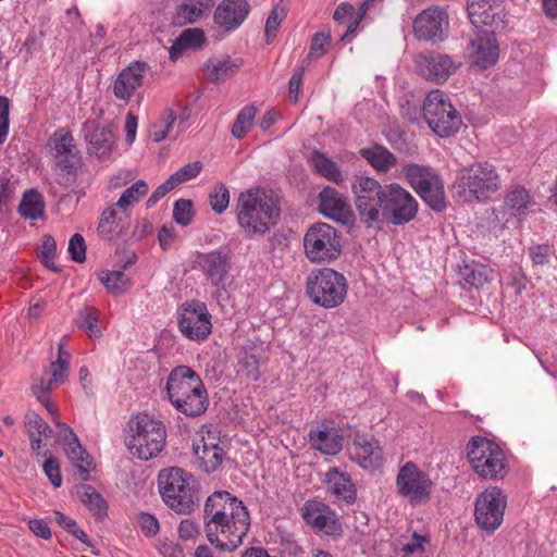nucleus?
<instances>
[{
    "instance_id": "f257e3e1",
    "label": "nucleus",
    "mask_w": 557,
    "mask_h": 557,
    "mask_svg": "<svg viewBox=\"0 0 557 557\" xmlns=\"http://www.w3.org/2000/svg\"><path fill=\"white\" fill-rule=\"evenodd\" d=\"M351 190L360 220L368 227L379 225L383 220L404 225L418 213L416 198L397 183L381 185L376 180L363 176L352 183Z\"/></svg>"
},
{
    "instance_id": "f03ea898",
    "label": "nucleus",
    "mask_w": 557,
    "mask_h": 557,
    "mask_svg": "<svg viewBox=\"0 0 557 557\" xmlns=\"http://www.w3.org/2000/svg\"><path fill=\"white\" fill-rule=\"evenodd\" d=\"M205 527L208 541L222 550H234L250 527L246 506L228 492L218 491L205 504Z\"/></svg>"
},
{
    "instance_id": "7ed1b4c3",
    "label": "nucleus",
    "mask_w": 557,
    "mask_h": 557,
    "mask_svg": "<svg viewBox=\"0 0 557 557\" xmlns=\"http://www.w3.org/2000/svg\"><path fill=\"white\" fill-rule=\"evenodd\" d=\"M235 210L237 223L249 238L268 233L276 224L281 213L276 196L260 187L242 191Z\"/></svg>"
},
{
    "instance_id": "20e7f679",
    "label": "nucleus",
    "mask_w": 557,
    "mask_h": 557,
    "mask_svg": "<svg viewBox=\"0 0 557 557\" xmlns=\"http://www.w3.org/2000/svg\"><path fill=\"white\" fill-rule=\"evenodd\" d=\"M158 486L165 505L180 515H189L198 506L193 475L181 468L161 470Z\"/></svg>"
},
{
    "instance_id": "39448f33",
    "label": "nucleus",
    "mask_w": 557,
    "mask_h": 557,
    "mask_svg": "<svg viewBox=\"0 0 557 557\" xmlns=\"http://www.w3.org/2000/svg\"><path fill=\"white\" fill-rule=\"evenodd\" d=\"M129 434L126 445L131 454L138 459L149 460L156 457L165 444V426L149 414H137L128 422Z\"/></svg>"
},
{
    "instance_id": "423d86ee",
    "label": "nucleus",
    "mask_w": 557,
    "mask_h": 557,
    "mask_svg": "<svg viewBox=\"0 0 557 557\" xmlns=\"http://www.w3.org/2000/svg\"><path fill=\"white\" fill-rule=\"evenodd\" d=\"M500 178L487 162L462 169L453 185V193L465 201L485 200L500 189Z\"/></svg>"
},
{
    "instance_id": "0eeeda50",
    "label": "nucleus",
    "mask_w": 557,
    "mask_h": 557,
    "mask_svg": "<svg viewBox=\"0 0 557 557\" xmlns=\"http://www.w3.org/2000/svg\"><path fill=\"white\" fill-rule=\"evenodd\" d=\"M467 457L472 470L482 479L503 480L509 471L504 450L485 437L474 436L468 442Z\"/></svg>"
},
{
    "instance_id": "6e6552de",
    "label": "nucleus",
    "mask_w": 557,
    "mask_h": 557,
    "mask_svg": "<svg viewBox=\"0 0 557 557\" xmlns=\"http://www.w3.org/2000/svg\"><path fill=\"white\" fill-rule=\"evenodd\" d=\"M423 119L440 137H450L458 133L462 119L449 97L442 90H431L422 107Z\"/></svg>"
},
{
    "instance_id": "1a4fd4ad",
    "label": "nucleus",
    "mask_w": 557,
    "mask_h": 557,
    "mask_svg": "<svg viewBox=\"0 0 557 557\" xmlns=\"http://www.w3.org/2000/svg\"><path fill=\"white\" fill-rule=\"evenodd\" d=\"M309 298L324 308L339 306L347 294V282L343 274L329 268L312 271L306 281Z\"/></svg>"
},
{
    "instance_id": "9d476101",
    "label": "nucleus",
    "mask_w": 557,
    "mask_h": 557,
    "mask_svg": "<svg viewBox=\"0 0 557 557\" xmlns=\"http://www.w3.org/2000/svg\"><path fill=\"white\" fill-rule=\"evenodd\" d=\"M401 174L430 208L438 212L446 208L444 184L434 169L429 165L407 163Z\"/></svg>"
},
{
    "instance_id": "9b49d317",
    "label": "nucleus",
    "mask_w": 557,
    "mask_h": 557,
    "mask_svg": "<svg viewBox=\"0 0 557 557\" xmlns=\"http://www.w3.org/2000/svg\"><path fill=\"white\" fill-rule=\"evenodd\" d=\"M304 250L312 263H329L342 252V237L332 225L319 222L312 224L304 236Z\"/></svg>"
},
{
    "instance_id": "f8f14e48",
    "label": "nucleus",
    "mask_w": 557,
    "mask_h": 557,
    "mask_svg": "<svg viewBox=\"0 0 557 557\" xmlns=\"http://www.w3.org/2000/svg\"><path fill=\"white\" fill-rule=\"evenodd\" d=\"M507 495L497 486H490L478 494L474 503V520L480 530L493 534L504 521Z\"/></svg>"
},
{
    "instance_id": "ddd939ff",
    "label": "nucleus",
    "mask_w": 557,
    "mask_h": 557,
    "mask_svg": "<svg viewBox=\"0 0 557 557\" xmlns=\"http://www.w3.org/2000/svg\"><path fill=\"white\" fill-rule=\"evenodd\" d=\"M195 264H197L214 288V297L218 300L225 299L227 296V287L233 282L230 257L219 250L200 252L196 257Z\"/></svg>"
},
{
    "instance_id": "4468645a",
    "label": "nucleus",
    "mask_w": 557,
    "mask_h": 557,
    "mask_svg": "<svg viewBox=\"0 0 557 557\" xmlns=\"http://www.w3.org/2000/svg\"><path fill=\"white\" fill-rule=\"evenodd\" d=\"M433 482L430 475L411 461L398 471L396 488L410 504L426 503L432 494Z\"/></svg>"
},
{
    "instance_id": "2eb2a0df",
    "label": "nucleus",
    "mask_w": 557,
    "mask_h": 557,
    "mask_svg": "<svg viewBox=\"0 0 557 557\" xmlns=\"http://www.w3.org/2000/svg\"><path fill=\"white\" fill-rule=\"evenodd\" d=\"M177 323L181 333L194 342H202L211 334V314L206 304L198 300L182 306Z\"/></svg>"
},
{
    "instance_id": "dca6fc26",
    "label": "nucleus",
    "mask_w": 557,
    "mask_h": 557,
    "mask_svg": "<svg viewBox=\"0 0 557 557\" xmlns=\"http://www.w3.org/2000/svg\"><path fill=\"white\" fill-rule=\"evenodd\" d=\"M467 54L471 65L481 70L494 66L499 58V47L493 32L480 30L471 38Z\"/></svg>"
},
{
    "instance_id": "f3484780",
    "label": "nucleus",
    "mask_w": 557,
    "mask_h": 557,
    "mask_svg": "<svg viewBox=\"0 0 557 557\" xmlns=\"http://www.w3.org/2000/svg\"><path fill=\"white\" fill-rule=\"evenodd\" d=\"M84 139L87 143V152L98 159H108L115 145L113 126L102 125L95 120L83 124Z\"/></svg>"
},
{
    "instance_id": "a211bd4d",
    "label": "nucleus",
    "mask_w": 557,
    "mask_h": 557,
    "mask_svg": "<svg viewBox=\"0 0 557 557\" xmlns=\"http://www.w3.org/2000/svg\"><path fill=\"white\" fill-rule=\"evenodd\" d=\"M58 441L64 445V453L73 466L79 471L82 480L86 481L94 469L90 455L81 445L74 431L63 422H57Z\"/></svg>"
},
{
    "instance_id": "6ab92c4d",
    "label": "nucleus",
    "mask_w": 557,
    "mask_h": 557,
    "mask_svg": "<svg viewBox=\"0 0 557 557\" xmlns=\"http://www.w3.org/2000/svg\"><path fill=\"white\" fill-rule=\"evenodd\" d=\"M193 451L199 468L210 473L222 463L225 453L219 444V438L210 430H201L193 443Z\"/></svg>"
},
{
    "instance_id": "aec40b11",
    "label": "nucleus",
    "mask_w": 557,
    "mask_h": 557,
    "mask_svg": "<svg viewBox=\"0 0 557 557\" xmlns=\"http://www.w3.org/2000/svg\"><path fill=\"white\" fill-rule=\"evenodd\" d=\"M148 70L149 65L140 61H134L123 69L111 84L114 97L124 103H128L143 86Z\"/></svg>"
},
{
    "instance_id": "412c9836",
    "label": "nucleus",
    "mask_w": 557,
    "mask_h": 557,
    "mask_svg": "<svg viewBox=\"0 0 557 557\" xmlns=\"http://www.w3.org/2000/svg\"><path fill=\"white\" fill-rule=\"evenodd\" d=\"M414 64L420 75L435 83L446 82L457 69L449 55L434 51L418 53Z\"/></svg>"
},
{
    "instance_id": "4be33fe9",
    "label": "nucleus",
    "mask_w": 557,
    "mask_h": 557,
    "mask_svg": "<svg viewBox=\"0 0 557 557\" xmlns=\"http://www.w3.org/2000/svg\"><path fill=\"white\" fill-rule=\"evenodd\" d=\"M447 28L448 17L446 13L438 8L423 10L413 21L416 37L426 41H443Z\"/></svg>"
},
{
    "instance_id": "5701e85b",
    "label": "nucleus",
    "mask_w": 557,
    "mask_h": 557,
    "mask_svg": "<svg viewBox=\"0 0 557 557\" xmlns=\"http://www.w3.org/2000/svg\"><path fill=\"white\" fill-rule=\"evenodd\" d=\"M203 385L200 376L186 366L176 367L166 380V393L172 405Z\"/></svg>"
},
{
    "instance_id": "b1692460",
    "label": "nucleus",
    "mask_w": 557,
    "mask_h": 557,
    "mask_svg": "<svg viewBox=\"0 0 557 557\" xmlns=\"http://www.w3.org/2000/svg\"><path fill=\"white\" fill-rule=\"evenodd\" d=\"M319 211L324 216L345 225L354 221V213L347 199L330 186L324 187L319 194Z\"/></svg>"
},
{
    "instance_id": "393cba45",
    "label": "nucleus",
    "mask_w": 557,
    "mask_h": 557,
    "mask_svg": "<svg viewBox=\"0 0 557 557\" xmlns=\"http://www.w3.org/2000/svg\"><path fill=\"white\" fill-rule=\"evenodd\" d=\"M351 458L363 469H375L382 465V449L379 441L372 435H356Z\"/></svg>"
},
{
    "instance_id": "a878e982",
    "label": "nucleus",
    "mask_w": 557,
    "mask_h": 557,
    "mask_svg": "<svg viewBox=\"0 0 557 557\" xmlns=\"http://www.w3.org/2000/svg\"><path fill=\"white\" fill-rule=\"evenodd\" d=\"M249 5L246 0H224L215 12L214 21L225 30L236 29L247 17Z\"/></svg>"
},
{
    "instance_id": "bb28decb",
    "label": "nucleus",
    "mask_w": 557,
    "mask_h": 557,
    "mask_svg": "<svg viewBox=\"0 0 557 557\" xmlns=\"http://www.w3.org/2000/svg\"><path fill=\"white\" fill-rule=\"evenodd\" d=\"M69 363L70 361L65 359L64 361L62 359L51 362L49 370L47 371L50 375L48 382L42 379L39 383L32 386L34 395L51 413L53 412V409L49 398L50 391L53 386H58L65 381L69 372Z\"/></svg>"
},
{
    "instance_id": "cd10ccee",
    "label": "nucleus",
    "mask_w": 557,
    "mask_h": 557,
    "mask_svg": "<svg viewBox=\"0 0 557 557\" xmlns=\"http://www.w3.org/2000/svg\"><path fill=\"white\" fill-rule=\"evenodd\" d=\"M50 146L55 151L54 157L59 168L71 173L78 153L71 133L64 129L57 131L50 138Z\"/></svg>"
},
{
    "instance_id": "c85d7f7f",
    "label": "nucleus",
    "mask_w": 557,
    "mask_h": 557,
    "mask_svg": "<svg viewBox=\"0 0 557 557\" xmlns=\"http://www.w3.org/2000/svg\"><path fill=\"white\" fill-rule=\"evenodd\" d=\"M302 518L314 530L333 534L336 525L333 519V513L327 506L317 500H309L302 507Z\"/></svg>"
},
{
    "instance_id": "c756f323",
    "label": "nucleus",
    "mask_w": 557,
    "mask_h": 557,
    "mask_svg": "<svg viewBox=\"0 0 557 557\" xmlns=\"http://www.w3.org/2000/svg\"><path fill=\"white\" fill-rule=\"evenodd\" d=\"M343 440L341 430L334 426L309 432L311 446L325 455L334 456L338 454L343 448Z\"/></svg>"
},
{
    "instance_id": "7c9ffc66",
    "label": "nucleus",
    "mask_w": 557,
    "mask_h": 557,
    "mask_svg": "<svg viewBox=\"0 0 557 557\" xmlns=\"http://www.w3.org/2000/svg\"><path fill=\"white\" fill-rule=\"evenodd\" d=\"M325 483L330 493L337 500L349 504L355 502L356 488L348 473L342 472L337 468H330L325 473Z\"/></svg>"
},
{
    "instance_id": "2f4dec72",
    "label": "nucleus",
    "mask_w": 557,
    "mask_h": 557,
    "mask_svg": "<svg viewBox=\"0 0 557 557\" xmlns=\"http://www.w3.org/2000/svg\"><path fill=\"white\" fill-rule=\"evenodd\" d=\"M242 60L232 59L228 55L211 58L203 66L207 78L212 83L225 82L242 66Z\"/></svg>"
},
{
    "instance_id": "473e14b6",
    "label": "nucleus",
    "mask_w": 557,
    "mask_h": 557,
    "mask_svg": "<svg viewBox=\"0 0 557 557\" xmlns=\"http://www.w3.org/2000/svg\"><path fill=\"white\" fill-rule=\"evenodd\" d=\"M495 0H468L467 11L471 23L475 26H491L498 15Z\"/></svg>"
},
{
    "instance_id": "72a5a7b5",
    "label": "nucleus",
    "mask_w": 557,
    "mask_h": 557,
    "mask_svg": "<svg viewBox=\"0 0 557 557\" xmlns=\"http://www.w3.org/2000/svg\"><path fill=\"white\" fill-rule=\"evenodd\" d=\"M213 7V0H197L181 4L173 16V23L184 26L195 23L207 14Z\"/></svg>"
},
{
    "instance_id": "f704fd0d",
    "label": "nucleus",
    "mask_w": 557,
    "mask_h": 557,
    "mask_svg": "<svg viewBox=\"0 0 557 557\" xmlns=\"http://www.w3.org/2000/svg\"><path fill=\"white\" fill-rule=\"evenodd\" d=\"M208 405V393L205 385H202L201 388L187 394L173 406L187 417H197L207 410Z\"/></svg>"
},
{
    "instance_id": "c9c22d12",
    "label": "nucleus",
    "mask_w": 557,
    "mask_h": 557,
    "mask_svg": "<svg viewBox=\"0 0 557 557\" xmlns=\"http://www.w3.org/2000/svg\"><path fill=\"white\" fill-rule=\"evenodd\" d=\"M124 228V224L121 216H117L115 206L111 205L107 207L99 219L98 233L107 240H113L117 238Z\"/></svg>"
},
{
    "instance_id": "e433bc0d",
    "label": "nucleus",
    "mask_w": 557,
    "mask_h": 557,
    "mask_svg": "<svg viewBox=\"0 0 557 557\" xmlns=\"http://www.w3.org/2000/svg\"><path fill=\"white\" fill-rule=\"evenodd\" d=\"M129 263H132V261L126 262L121 270H102L98 273V278L103 284L108 293L120 295L131 288L132 281L124 273L126 264Z\"/></svg>"
},
{
    "instance_id": "4c0bfd02",
    "label": "nucleus",
    "mask_w": 557,
    "mask_h": 557,
    "mask_svg": "<svg viewBox=\"0 0 557 557\" xmlns=\"http://www.w3.org/2000/svg\"><path fill=\"white\" fill-rule=\"evenodd\" d=\"M26 428L29 436L30 447L34 453L40 455L42 441L52 433L49 425L36 413L28 414L26 418Z\"/></svg>"
},
{
    "instance_id": "58836bf2",
    "label": "nucleus",
    "mask_w": 557,
    "mask_h": 557,
    "mask_svg": "<svg viewBox=\"0 0 557 557\" xmlns=\"http://www.w3.org/2000/svg\"><path fill=\"white\" fill-rule=\"evenodd\" d=\"M237 375L251 381H257L260 376L259 350L255 348L242 349L238 355Z\"/></svg>"
},
{
    "instance_id": "ea45409f",
    "label": "nucleus",
    "mask_w": 557,
    "mask_h": 557,
    "mask_svg": "<svg viewBox=\"0 0 557 557\" xmlns=\"http://www.w3.org/2000/svg\"><path fill=\"white\" fill-rule=\"evenodd\" d=\"M361 156L379 172H387L397 163L396 157L383 146L364 148Z\"/></svg>"
},
{
    "instance_id": "a19ab883",
    "label": "nucleus",
    "mask_w": 557,
    "mask_h": 557,
    "mask_svg": "<svg viewBox=\"0 0 557 557\" xmlns=\"http://www.w3.org/2000/svg\"><path fill=\"white\" fill-rule=\"evenodd\" d=\"M76 326L84 331L90 339H97L102 336L98 325L99 311L94 307H84L79 309L74 319Z\"/></svg>"
},
{
    "instance_id": "79ce46f5",
    "label": "nucleus",
    "mask_w": 557,
    "mask_h": 557,
    "mask_svg": "<svg viewBox=\"0 0 557 557\" xmlns=\"http://www.w3.org/2000/svg\"><path fill=\"white\" fill-rule=\"evenodd\" d=\"M18 212L25 219L37 220L42 218L45 212L42 196L36 190L26 191L20 203Z\"/></svg>"
},
{
    "instance_id": "37998d69",
    "label": "nucleus",
    "mask_w": 557,
    "mask_h": 557,
    "mask_svg": "<svg viewBox=\"0 0 557 557\" xmlns=\"http://www.w3.org/2000/svg\"><path fill=\"white\" fill-rule=\"evenodd\" d=\"M505 206L513 215L527 214L532 206L531 198L527 189L516 187L510 190L505 198Z\"/></svg>"
},
{
    "instance_id": "c03bdc74",
    "label": "nucleus",
    "mask_w": 557,
    "mask_h": 557,
    "mask_svg": "<svg viewBox=\"0 0 557 557\" xmlns=\"http://www.w3.org/2000/svg\"><path fill=\"white\" fill-rule=\"evenodd\" d=\"M148 193V185L145 181L138 180L132 186L126 188L116 203L114 205L122 210L123 213H127L128 210Z\"/></svg>"
},
{
    "instance_id": "a18cd8bd",
    "label": "nucleus",
    "mask_w": 557,
    "mask_h": 557,
    "mask_svg": "<svg viewBox=\"0 0 557 557\" xmlns=\"http://www.w3.org/2000/svg\"><path fill=\"white\" fill-rule=\"evenodd\" d=\"M257 109L253 104H247L238 112L231 133L236 139H242L252 128Z\"/></svg>"
},
{
    "instance_id": "49530a36",
    "label": "nucleus",
    "mask_w": 557,
    "mask_h": 557,
    "mask_svg": "<svg viewBox=\"0 0 557 557\" xmlns=\"http://www.w3.org/2000/svg\"><path fill=\"white\" fill-rule=\"evenodd\" d=\"M78 494L82 503L87 506V508L95 516H104L107 512V504L102 496L95 491V488L90 485H82L78 490Z\"/></svg>"
},
{
    "instance_id": "de8ad7c7",
    "label": "nucleus",
    "mask_w": 557,
    "mask_h": 557,
    "mask_svg": "<svg viewBox=\"0 0 557 557\" xmlns=\"http://www.w3.org/2000/svg\"><path fill=\"white\" fill-rule=\"evenodd\" d=\"M312 162L315 170L327 180H331L336 184L344 181V176L337 164L334 161L327 159L324 154L314 152L312 154Z\"/></svg>"
},
{
    "instance_id": "09e8293b",
    "label": "nucleus",
    "mask_w": 557,
    "mask_h": 557,
    "mask_svg": "<svg viewBox=\"0 0 557 557\" xmlns=\"http://www.w3.org/2000/svg\"><path fill=\"white\" fill-rule=\"evenodd\" d=\"M176 120V114L171 108H166L160 114L158 122H156L150 129V137L153 141L160 143L166 138L171 127Z\"/></svg>"
},
{
    "instance_id": "8fccbe9b",
    "label": "nucleus",
    "mask_w": 557,
    "mask_h": 557,
    "mask_svg": "<svg viewBox=\"0 0 557 557\" xmlns=\"http://www.w3.org/2000/svg\"><path fill=\"white\" fill-rule=\"evenodd\" d=\"M210 205L212 210L221 214L223 213L230 203V191L224 184H216L213 186L212 191L209 195Z\"/></svg>"
},
{
    "instance_id": "3c124183",
    "label": "nucleus",
    "mask_w": 557,
    "mask_h": 557,
    "mask_svg": "<svg viewBox=\"0 0 557 557\" xmlns=\"http://www.w3.org/2000/svg\"><path fill=\"white\" fill-rule=\"evenodd\" d=\"M286 17V11L284 8L275 5L270 12L264 27L267 42H271L277 34L281 23Z\"/></svg>"
},
{
    "instance_id": "603ef678",
    "label": "nucleus",
    "mask_w": 557,
    "mask_h": 557,
    "mask_svg": "<svg viewBox=\"0 0 557 557\" xmlns=\"http://www.w3.org/2000/svg\"><path fill=\"white\" fill-rule=\"evenodd\" d=\"M193 203L190 200L180 199L174 203L173 218L182 226H187L193 221Z\"/></svg>"
},
{
    "instance_id": "864d4df0",
    "label": "nucleus",
    "mask_w": 557,
    "mask_h": 557,
    "mask_svg": "<svg viewBox=\"0 0 557 557\" xmlns=\"http://www.w3.org/2000/svg\"><path fill=\"white\" fill-rule=\"evenodd\" d=\"M201 168H202V165L199 161L191 162V163H188V164L180 168L169 178H170V181H172L173 185L176 187L177 185L196 177L200 173Z\"/></svg>"
},
{
    "instance_id": "5fc2aeb1",
    "label": "nucleus",
    "mask_w": 557,
    "mask_h": 557,
    "mask_svg": "<svg viewBox=\"0 0 557 557\" xmlns=\"http://www.w3.org/2000/svg\"><path fill=\"white\" fill-rule=\"evenodd\" d=\"M55 521L67 532L73 534L76 539H78L84 544H88V535L85 531H83L72 518L63 515L60 511L54 512Z\"/></svg>"
},
{
    "instance_id": "6e6d98bb",
    "label": "nucleus",
    "mask_w": 557,
    "mask_h": 557,
    "mask_svg": "<svg viewBox=\"0 0 557 557\" xmlns=\"http://www.w3.org/2000/svg\"><path fill=\"white\" fill-rule=\"evenodd\" d=\"M492 270L485 265H474L467 272V281L474 287L479 288L488 283L493 275Z\"/></svg>"
},
{
    "instance_id": "4d7b16f0",
    "label": "nucleus",
    "mask_w": 557,
    "mask_h": 557,
    "mask_svg": "<svg viewBox=\"0 0 557 557\" xmlns=\"http://www.w3.org/2000/svg\"><path fill=\"white\" fill-rule=\"evenodd\" d=\"M137 523L141 532L148 537L157 535L160 530L158 519L148 512H140L137 516Z\"/></svg>"
},
{
    "instance_id": "13d9d810",
    "label": "nucleus",
    "mask_w": 557,
    "mask_h": 557,
    "mask_svg": "<svg viewBox=\"0 0 557 557\" xmlns=\"http://www.w3.org/2000/svg\"><path fill=\"white\" fill-rule=\"evenodd\" d=\"M67 250L71 255V259L75 262H83L86 259V244L84 237L76 233L69 242Z\"/></svg>"
},
{
    "instance_id": "bf43d9fd",
    "label": "nucleus",
    "mask_w": 557,
    "mask_h": 557,
    "mask_svg": "<svg viewBox=\"0 0 557 557\" xmlns=\"http://www.w3.org/2000/svg\"><path fill=\"white\" fill-rule=\"evenodd\" d=\"M205 42V34L198 28H188L180 35V45H185L186 48L200 47Z\"/></svg>"
},
{
    "instance_id": "052dcab7",
    "label": "nucleus",
    "mask_w": 557,
    "mask_h": 557,
    "mask_svg": "<svg viewBox=\"0 0 557 557\" xmlns=\"http://www.w3.org/2000/svg\"><path fill=\"white\" fill-rule=\"evenodd\" d=\"M330 34L320 32L317 33L311 40L310 51L308 58L318 59L325 52V47L330 44Z\"/></svg>"
},
{
    "instance_id": "680f3d73",
    "label": "nucleus",
    "mask_w": 557,
    "mask_h": 557,
    "mask_svg": "<svg viewBox=\"0 0 557 557\" xmlns=\"http://www.w3.org/2000/svg\"><path fill=\"white\" fill-rule=\"evenodd\" d=\"M45 474L54 487H60L62 484V476L60 472V463L57 458L49 457L42 465Z\"/></svg>"
},
{
    "instance_id": "e2e57ef3",
    "label": "nucleus",
    "mask_w": 557,
    "mask_h": 557,
    "mask_svg": "<svg viewBox=\"0 0 557 557\" xmlns=\"http://www.w3.org/2000/svg\"><path fill=\"white\" fill-rule=\"evenodd\" d=\"M178 535L184 541H195L200 535V528L191 519H183L178 525Z\"/></svg>"
},
{
    "instance_id": "0e129e2a",
    "label": "nucleus",
    "mask_w": 557,
    "mask_h": 557,
    "mask_svg": "<svg viewBox=\"0 0 557 557\" xmlns=\"http://www.w3.org/2000/svg\"><path fill=\"white\" fill-rule=\"evenodd\" d=\"M304 73L305 66H297L289 79L288 95L290 100L294 102L298 101L299 95L301 92Z\"/></svg>"
},
{
    "instance_id": "69168bd1",
    "label": "nucleus",
    "mask_w": 557,
    "mask_h": 557,
    "mask_svg": "<svg viewBox=\"0 0 557 557\" xmlns=\"http://www.w3.org/2000/svg\"><path fill=\"white\" fill-rule=\"evenodd\" d=\"M9 99L7 97L0 96V145L5 141L9 134Z\"/></svg>"
},
{
    "instance_id": "338daca9",
    "label": "nucleus",
    "mask_w": 557,
    "mask_h": 557,
    "mask_svg": "<svg viewBox=\"0 0 557 557\" xmlns=\"http://www.w3.org/2000/svg\"><path fill=\"white\" fill-rule=\"evenodd\" d=\"M158 550L163 557H184V550L178 543L164 539L158 544Z\"/></svg>"
},
{
    "instance_id": "774afa93",
    "label": "nucleus",
    "mask_w": 557,
    "mask_h": 557,
    "mask_svg": "<svg viewBox=\"0 0 557 557\" xmlns=\"http://www.w3.org/2000/svg\"><path fill=\"white\" fill-rule=\"evenodd\" d=\"M529 253L535 265H544L549 261L550 248L547 245H535L529 248Z\"/></svg>"
}]
</instances>
